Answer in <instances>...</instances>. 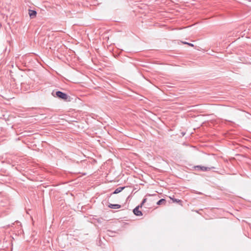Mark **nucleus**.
<instances>
[{"label":"nucleus","instance_id":"1","mask_svg":"<svg viewBox=\"0 0 251 251\" xmlns=\"http://www.w3.org/2000/svg\"><path fill=\"white\" fill-rule=\"evenodd\" d=\"M52 95L54 97H56L60 99L66 101H71V97L68 95L67 94L63 93L61 91H53L52 92Z\"/></svg>","mask_w":251,"mask_h":251},{"label":"nucleus","instance_id":"2","mask_svg":"<svg viewBox=\"0 0 251 251\" xmlns=\"http://www.w3.org/2000/svg\"><path fill=\"white\" fill-rule=\"evenodd\" d=\"M195 168L200 169L201 171H203V172L208 171H210L211 169L215 168V167H212L210 168V167H206L204 166H201L200 165L196 166L195 167Z\"/></svg>","mask_w":251,"mask_h":251},{"label":"nucleus","instance_id":"10","mask_svg":"<svg viewBox=\"0 0 251 251\" xmlns=\"http://www.w3.org/2000/svg\"><path fill=\"white\" fill-rule=\"evenodd\" d=\"M147 199L146 198H144L142 202L141 203V204L140 205H139V206H140V207H142L143 206V205H144V204L147 201Z\"/></svg>","mask_w":251,"mask_h":251},{"label":"nucleus","instance_id":"3","mask_svg":"<svg viewBox=\"0 0 251 251\" xmlns=\"http://www.w3.org/2000/svg\"><path fill=\"white\" fill-rule=\"evenodd\" d=\"M140 207L139 205L136 206L133 210V213L137 216H141L143 215L142 212L139 210V208Z\"/></svg>","mask_w":251,"mask_h":251},{"label":"nucleus","instance_id":"4","mask_svg":"<svg viewBox=\"0 0 251 251\" xmlns=\"http://www.w3.org/2000/svg\"><path fill=\"white\" fill-rule=\"evenodd\" d=\"M28 14L31 19H33L36 16L37 12L35 10L28 9Z\"/></svg>","mask_w":251,"mask_h":251},{"label":"nucleus","instance_id":"5","mask_svg":"<svg viewBox=\"0 0 251 251\" xmlns=\"http://www.w3.org/2000/svg\"><path fill=\"white\" fill-rule=\"evenodd\" d=\"M108 207L112 209H119L121 207V205L118 204H109Z\"/></svg>","mask_w":251,"mask_h":251},{"label":"nucleus","instance_id":"11","mask_svg":"<svg viewBox=\"0 0 251 251\" xmlns=\"http://www.w3.org/2000/svg\"><path fill=\"white\" fill-rule=\"evenodd\" d=\"M188 45L190 46L194 47V45L191 43H188Z\"/></svg>","mask_w":251,"mask_h":251},{"label":"nucleus","instance_id":"12","mask_svg":"<svg viewBox=\"0 0 251 251\" xmlns=\"http://www.w3.org/2000/svg\"><path fill=\"white\" fill-rule=\"evenodd\" d=\"M183 43L184 44H187V45H188V42H183Z\"/></svg>","mask_w":251,"mask_h":251},{"label":"nucleus","instance_id":"9","mask_svg":"<svg viewBox=\"0 0 251 251\" xmlns=\"http://www.w3.org/2000/svg\"><path fill=\"white\" fill-rule=\"evenodd\" d=\"M147 199L146 198H144L142 202L141 203V204L140 205H139V206H140V207H142L143 206V205H144V204L147 201Z\"/></svg>","mask_w":251,"mask_h":251},{"label":"nucleus","instance_id":"6","mask_svg":"<svg viewBox=\"0 0 251 251\" xmlns=\"http://www.w3.org/2000/svg\"><path fill=\"white\" fill-rule=\"evenodd\" d=\"M125 188V187H119L116 189L115 191L112 193V194H117L122 191H123Z\"/></svg>","mask_w":251,"mask_h":251},{"label":"nucleus","instance_id":"7","mask_svg":"<svg viewBox=\"0 0 251 251\" xmlns=\"http://www.w3.org/2000/svg\"><path fill=\"white\" fill-rule=\"evenodd\" d=\"M171 199L174 202H177L179 204L182 205V201L181 200L174 198Z\"/></svg>","mask_w":251,"mask_h":251},{"label":"nucleus","instance_id":"8","mask_svg":"<svg viewBox=\"0 0 251 251\" xmlns=\"http://www.w3.org/2000/svg\"><path fill=\"white\" fill-rule=\"evenodd\" d=\"M166 201L164 199H161L160 200H159L156 204L157 205H161V204H165L166 203Z\"/></svg>","mask_w":251,"mask_h":251}]
</instances>
